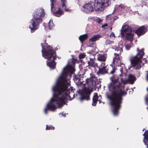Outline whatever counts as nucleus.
<instances>
[{"label": "nucleus", "instance_id": "obj_8", "mask_svg": "<svg viewBox=\"0 0 148 148\" xmlns=\"http://www.w3.org/2000/svg\"><path fill=\"white\" fill-rule=\"evenodd\" d=\"M121 68L120 69V70L121 73L120 76L122 77L121 78V81L123 82V84L127 83L128 82L131 84H133L134 83V81L136 80L135 77L132 74H130L129 75L128 79H126V74L125 73L126 71V68L125 65L124 64H121Z\"/></svg>", "mask_w": 148, "mask_h": 148}, {"label": "nucleus", "instance_id": "obj_29", "mask_svg": "<svg viewBox=\"0 0 148 148\" xmlns=\"http://www.w3.org/2000/svg\"><path fill=\"white\" fill-rule=\"evenodd\" d=\"M113 43V41H110L109 40L107 39L106 40L105 42V44L106 45H108L112 44Z\"/></svg>", "mask_w": 148, "mask_h": 148}, {"label": "nucleus", "instance_id": "obj_31", "mask_svg": "<svg viewBox=\"0 0 148 148\" xmlns=\"http://www.w3.org/2000/svg\"><path fill=\"white\" fill-rule=\"evenodd\" d=\"M86 55L84 54H81L79 56V58L80 59H82L85 58Z\"/></svg>", "mask_w": 148, "mask_h": 148}, {"label": "nucleus", "instance_id": "obj_5", "mask_svg": "<svg viewBox=\"0 0 148 148\" xmlns=\"http://www.w3.org/2000/svg\"><path fill=\"white\" fill-rule=\"evenodd\" d=\"M75 70L73 66L69 63L63 69L61 75L58 77L57 80H59V82H61L63 80H68L67 77L69 75H70L71 78L72 76L73 77V80L76 84L78 85L80 84L79 82L80 79L79 77L75 75L74 72Z\"/></svg>", "mask_w": 148, "mask_h": 148}, {"label": "nucleus", "instance_id": "obj_9", "mask_svg": "<svg viewBox=\"0 0 148 148\" xmlns=\"http://www.w3.org/2000/svg\"><path fill=\"white\" fill-rule=\"evenodd\" d=\"M123 46L121 44H119L118 47H116L115 49L116 51H117V53H115L114 55L115 56L113 59V63L114 64H116V66H120L121 68V63L120 61L121 57L120 56L119 53L120 54L123 51ZM121 68H120V69Z\"/></svg>", "mask_w": 148, "mask_h": 148}, {"label": "nucleus", "instance_id": "obj_33", "mask_svg": "<svg viewBox=\"0 0 148 148\" xmlns=\"http://www.w3.org/2000/svg\"><path fill=\"white\" fill-rule=\"evenodd\" d=\"M115 36V34L113 32H112L110 35V36L111 37H114Z\"/></svg>", "mask_w": 148, "mask_h": 148}, {"label": "nucleus", "instance_id": "obj_24", "mask_svg": "<svg viewBox=\"0 0 148 148\" xmlns=\"http://www.w3.org/2000/svg\"><path fill=\"white\" fill-rule=\"evenodd\" d=\"M100 36L99 35H95L93 37H92V38L90 39V41H92V42L95 41L96 40H98L99 37Z\"/></svg>", "mask_w": 148, "mask_h": 148}, {"label": "nucleus", "instance_id": "obj_21", "mask_svg": "<svg viewBox=\"0 0 148 148\" xmlns=\"http://www.w3.org/2000/svg\"><path fill=\"white\" fill-rule=\"evenodd\" d=\"M61 5L62 7L66 11L68 12L70 11V10L69 9L66 8V0H61Z\"/></svg>", "mask_w": 148, "mask_h": 148}, {"label": "nucleus", "instance_id": "obj_30", "mask_svg": "<svg viewBox=\"0 0 148 148\" xmlns=\"http://www.w3.org/2000/svg\"><path fill=\"white\" fill-rule=\"evenodd\" d=\"M95 21L97 23H99L102 21V20L99 17H96L95 19Z\"/></svg>", "mask_w": 148, "mask_h": 148}, {"label": "nucleus", "instance_id": "obj_39", "mask_svg": "<svg viewBox=\"0 0 148 148\" xmlns=\"http://www.w3.org/2000/svg\"><path fill=\"white\" fill-rule=\"evenodd\" d=\"M145 130V129H143V131H144Z\"/></svg>", "mask_w": 148, "mask_h": 148}, {"label": "nucleus", "instance_id": "obj_19", "mask_svg": "<svg viewBox=\"0 0 148 148\" xmlns=\"http://www.w3.org/2000/svg\"><path fill=\"white\" fill-rule=\"evenodd\" d=\"M98 97L97 93H95L93 97V102L92 105L93 106H95L96 105L97 101H98Z\"/></svg>", "mask_w": 148, "mask_h": 148}, {"label": "nucleus", "instance_id": "obj_4", "mask_svg": "<svg viewBox=\"0 0 148 148\" xmlns=\"http://www.w3.org/2000/svg\"><path fill=\"white\" fill-rule=\"evenodd\" d=\"M45 15L44 10L42 8L37 9L33 13V18L29 22V28L32 33L34 32L39 27L40 24L43 22V18Z\"/></svg>", "mask_w": 148, "mask_h": 148}, {"label": "nucleus", "instance_id": "obj_25", "mask_svg": "<svg viewBox=\"0 0 148 148\" xmlns=\"http://www.w3.org/2000/svg\"><path fill=\"white\" fill-rule=\"evenodd\" d=\"M125 7L122 4L118 5L116 8H118L119 10H123V11L125 9Z\"/></svg>", "mask_w": 148, "mask_h": 148}, {"label": "nucleus", "instance_id": "obj_27", "mask_svg": "<svg viewBox=\"0 0 148 148\" xmlns=\"http://www.w3.org/2000/svg\"><path fill=\"white\" fill-rule=\"evenodd\" d=\"M115 17L116 18H112L110 17V15H108L107 16V17H106V20L107 21H109L110 20H112V19H114V20H116V19H117V17L116 16Z\"/></svg>", "mask_w": 148, "mask_h": 148}, {"label": "nucleus", "instance_id": "obj_36", "mask_svg": "<svg viewBox=\"0 0 148 148\" xmlns=\"http://www.w3.org/2000/svg\"><path fill=\"white\" fill-rule=\"evenodd\" d=\"M60 114L62 115V116H64V117L66 116L65 115L66 114L65 113L64 114L63 112H62V113H60Z\"/></svg>", "mask_w": 148, "mask_h": 148}, {"label": "nucleus", "instance_id": "obj_32", "mask_svg": "<svg viewBox=\"0 0 148 148\" xmlns=\"http://www.w3.org/2000/svg\"><path fill=\"white\" fill-rule=\"evenodd\" d=\"M95 44L94 43H91L89 45H88V47H93L95 45Z\"/></svg>", "mask_w": 148, "mask_h": 148}, {"label": "nucleus", "instance_id": "obj_11", "mask_svg": "<svg viewBox=\"0 0 148 148\" xmlns=\"http://www.w3.org/2000/svg\"><path fill=\"white\" fill-rule=\"evenodd\" d=\"M93 3H87L84 5L82 9V11L86 13H89L93 11V5H94Z\"/></svg>", "mask_w": 148, "mask_h": 148}, {"label": "nucleus", "instance_id": "obj_16", "mask_svg": "<svg viewBox=\"0 0 148 148\" xmlns=\"http://www.w3.org/2000/svg\"><path fill=\"white\" fill-rule=\"evenodd\" d=\"M90 94L91 92L90 90H86L83 95L80 98V101H82L84 100H89L90 99Z\"/></svg>", "mask_w": 148, "mask_h": 148}, {"label": "nucleus", "instance_id": "obj_23", "mask_svg": "<svg viewBox=\"0 0 148 148\" xmlns=\"http://www.w3.org/2000/svg\"><path fill=\"white\" fill-rule=\"evenodd\" d=\"M116 68L115 67L111 66L108 68L109 72L108 73L110 74H113L115 72Z\"/></svg>", "mask_w": 148, "mask_h": 148}, {"label": "nucleus", "instance_id": "obj_14", "mask_svg": "<svg viewBox=\"0 0 148 148\" xmlns=\"http://www.w3.org/2000/svg\"><path fill=\"white\" fill-rule=\"evenodd\" d=\"M99 73L100 74H104L108 73V68H107L106 66L105 65V63L102 62L99 68Z\"/></svg>", "mask_w": 148, "mask_h": 148}, {"label": "nucleus", "instance_id": "obj_13", "mask_svg": "<svg viewBox=\"0 0 148 148\" xmlns=\"http://www.w3.org/2000/svg\"><path fill=\"white\" fill-rule=\"evenodd\" d=\"M90 77L89 78H87L86 80V83L90 84V87L95 88L96 85V79L95 76L93 74H90Z\"/></svg>", "mask_w": 148, "mask_h": 148}, {"label": "nucleus", "instance_id": "obj_7", "mask_svg": "<svg viewBox=\"0 0 148 148\" xmlns=\"http://www.w3.org/2000/svg\"><path fill=\"white\" fill-rule=\"evenodd\" d=\"M137 50L138 53L135 56H131L130 58V62L132 66L135 69H140L142 66V60L143 56L144 54V48L142 49L141 50L137 48Z\"/></svg>", "mask_w": 148, "mask_h": 148}, {"label": "nucleus", "instance_id": "obj_10", "mask_svg": "<svg viewBox=\"0 0 148 148\" xmlns=\"http://www.w3.org/2000/svg\"><path fill=\"white\" fill-rule=\"evenodd\" d=\"M94 3V8L96 11H102L105 7L109 6L110 4V0H97Z\"/></svg>", "mask_w": 148, "mask_h": 148}, {"label": "nucleus", "instance_id": "obj_20", "mask_svg": "<svg viewBox=\"0 0 148 148\" xmlns=\"http://www.w3.org/2000/svg\"><path fill=\"white\" fill-rule=\"evenodd\" d=\"M106 55L105 54H99L98 56L97 59L99 61L104 62L106 61Z\"/></svg>", "mask_w": 148, "mask_h": 148}, {"label": "nucleus", "instance_id": "obj_3", "mask_svg": "<svg viewBox=\"0 0 148 148\" xmlns=\"http://www.w3.org/2000/svg\"><path fill=\"white\" fill-rule=\"evenodd\" d=\"M42 53L43 57L47 59V64L50 69H53L55 68L56 63L55 60L56 59V52L50 46H48L46 43H42Z\"/></svg>", "mask_w": 148, "mask_h": 148}, {"label": "nucleus", "instance_id": "obj_22", "mask_svg": "<svg viewBox=\"0 0 148 148\" xmlns=\"http://www.w3.org/2000/svg\"><path fill=\"white\" fill-rule=\"evenodd\" d=\"M88 37V36L87 34H84L80 36L79 39L82 43H83V41L86 40L87 38Z\"/></svg>", "mask_w": 148, "mask_h": 148}, {"label": "nucleus", "instance_id": "obj_17", "mask_svg": "<svg viewBox=\"0 0 148 148\" xmlns=\"http://www.w3.org/2000/svg\"><path fill=\"white\" fill-rule=\"evenodd\" d=\"M143 135L144 136L143 142L148 148V131L146 130Z\"/></svg>", "mask_w": 148, "mask_h": 148}, {"label": "nucleus", "instance_id": "obj_28", "mask_svg": "<svg viewBox=\"0 0 148 148\" xmlns=\"http://www.w3.org/2000/svg\"><path fill=\"white\" fill-rule=\"evenodd\" d=\"M54 127L52 126L51 125H50L48 126L47 125H46V129L47 130H54Z\"/></svg>", "mask_w": 148, "mask_h": 148}, {"label": "nucleus", "instance_id": "obj_2", "mask_svg": "<svg viewBox=\"0 0 148 148\" xmlns=\"http://www.w3.org/2000/svg\"><path fill=\"white\" fill-rule=\"evenodd\" d=\"M119 76L116 75H114L110 77L111 82L108 85L109 91L106 93V97L109 100L110 105L114 107L112 112L114 116L118 114V110L122 103V96L127 94L123 91V84L122 81H119Z\"/></svg>", "mask_w": 148, "mask_h": 148}, {"label": "nucleus", "instance_id": "obj_38", "mask_svg": "<svg viewBox=\"0 0 148 148\" xmlns=\"http://www.w3.org/2000/svg\"><path fill=\"white\" fill-rule=\"evenodd\" d=\"M72 65H74L75 64V63L74 62H72Z\"/></svg>", "mask_w": 148, "mask_h": 148}, {"label": "nucleus", "instance_id": "obj_18", "mask_svg": "<svg viewBox=\"0 0 148 148\" xmlns=\"http://www.w3.org/2000/svg\"><path fill=\"white\" fill-rule=\"evenodd\" d=\"M88 66L95 68L97 65V63L95 62L94 59L91 58H90L89 61H88Z\"/></svg>", "mask_w": 148, "mask_h": 148}, {"label": "nucleus", "instance_id": "obj_15", "mask_svg": "<svg viewBox=\"0 0 148 148\" xmlns=\"http://www.w3.org/2000/svg\"><path fill=\"white\" fill-rule=\"evenodd\" d=\"M147 28L144 26H143L139 27L136 31L135 33L138 36H140L144 34L147 31Z\"/></svg>", "mask_w": 148, "mask_h": 148}, {"label": "nucleus", "instance_id": "obj_37", "mask_svg": "<svg viewBox=\"0 0 148 148\" xmlns=\"http://www.w3.org/2000/svg\"><path fill=\"white\" fill-rule=\"evenodd\" d=\"M99 103H101V101L100 100H99Z\"/></svg>", "mask_w": 148, "mask_h": 148}, {"label": "nucleus", "instance_id": "obj_12", "mask_svg": "<svg viewBox=\"0 0 148 148\" xmlns=\"http://www.w3.org/2000/svg\"><path fill=\"white\" fill-rule=\"evenodd\" d=\"M51 3V11L53 13V15L57 17H60L63 14V11L59 8L58 10L54 12L53 11V9L54 8V4L56 2L55 0H50Z\"/></svg>", "mask_w": 148, "mask_h": 148}, {"label": "nucleus", "instance_id": "obj_35", "mask_svg": "<svg viewBox=\"0 0 148 148\" xmlns=\"http://www.w3.org/2000/svg\"><path fill=\"white\" fill-rule=\"evenodd\" d=\"M108 26V25L107 23H106L104 24V25H103L102 26V27H106Z\"/></svg>", "mask_w": 148, "mask_h": 148}, {"label": "nucleus", "instance_id": "obj_1", "mask_svg": "<svg viewBox=\"0 0 148 148\" xmlns=\"http://www.w3.org/2000/svg\"><path fill=\"white\" fill-rule=\"evenodd\" d=\"M68 80H64L59 82L57 80L55 85L53 87V97L47 103L44 109L45 114L47 110L54 111L58 107L61 108L66 103L67 100H71L75 97L73 88L71 86L70 75L67 77Z\"/></svg>", "mask_w": 148, "mask_h": 148}, {"label": "nucleus", "instance_id": "obj_34", "mask_svg": "<svg viewBox=\"0 0 148 148\" xmlns=\"http://www.w3.org/2000/svg\"><path fill=\"white\" fill-rule=\"evenodd\" d=\"M78 2V3L79 4L84 0H77Z\"/></svg>", "mask_w": 148, "mask_h": 148}, {"label": "nucleus", "instance_id": "obj_6", "mask_svg": "<svg viewBox=\"0 0 148 148\" xmlns=\"http://www.w3.org/2000/svg\"><path fill=\"white\" fill-rule=\"evenodd\" d=\"M121 34L126 41L125 44V49L129 50L133 46L132 42L134 34L132 33L131 27L128 25H123L121 29Z\"/></svg>", "mask_w": 148, "mask_h": 148}, {"label": "nucleus", "instance_id": "obj_26", "mask_svg": "<svg viewBox=\"0 0 148 148\" xmlns=\"http://www.w3.org/2000/svg\"><path fill=\"white\" fill-rule=\"evenodd\" d=\"M49 28L50 29H51V28L54 26L53 23V20L51 19L49 23Z\"/></svg>", "mask_w": 148, "mask_h": 148}]
</instances>
